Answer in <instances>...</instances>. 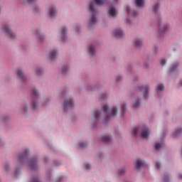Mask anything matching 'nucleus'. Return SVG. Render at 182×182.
Instances as JSON below:
<instances>
[{"label": "nucleus", "mask_w": 182, "mask_h": 182, "mask_svg": "<svg viewBox=\"0 0 182 182\" xmlns=\"http://www.w3.org/2000/svg\"><path fill=\"white\" fill-rule=\"evenodd\" d=\"M126 11L129 16H132V18H137L139 16V13L129 6H126Z\"/></svg>", "instance_id": "obj_15"}, {"label": "nucleus", "mask_w": 182, "mask_h": 182, "mask_svg": "<svg viewBox=\"0 0 182 182\" xmlns=\"http://www.w3.org/2000/svg\"><path fill=\"white\" fill-rule=\"evenodd\" d=\"M50 102V100L49 98H47L44 101L42 102V105L46 106V105H48Z\"/></svg>", "instance_id": "obj_43"}, {"label": "nucleus", "mask_w": 182, "mask_h": 182, "mask_svg": "<svg viewBox=\"0 0 182 182\" xmlns=\"http://www.w3.org/2000/svg\"><path fill=\"white\" fill-rule=\"evenodd\" d=\"M100 97H101L102 100L107 99V93H106V92L102 93Z\"/></svg>", "instance_id": "obj_46"}, {"label": "nucleus", "mask_w": 182, "mask_h": 182, "mask_svg": "<svg viewBox=\"0 0 182 182\" xmlns=\"http://www.w3.org/2000/svg\"><path fill=\"white\" fill-rule=\"evenodd\" d=\"M58 51L57 49H53L50 51L48 58L50 60H53L58 56Z\"/></svg>", "instance_id": "obj_21"}, {"label": "nucleus", "mask_w": 182, "mask_h": 182, "mask_svg": "<svg viewBox=\"0 0 182 182\" xmlns=\"http://www.w3.org/2000/svg\"><path fill=\"white\" fill-rule=\"evenodd\" d=\"M114 4H117L119 2V0H112Z\"/></svg>", "instance_id": "obj_58"}, {"label": "nucleus", "mask_w": 182, "mask_h": 182, "mask_svg": "<svg viewBox=\"0 0 182 182\" xmlns=\"http://www.w3.org/2000/svg\"><path fill=\"white\" fill-rule=\"evenodd\" d=\"M48 15L50 16V18H56L58 11L56 10V7L55 6H51L49 7Z\"/></svg>", "instance_id": "obj_17"}, {"label": "nucleus", "mask_w": 182, "mask_h": 182, "mask_svg": "<svg viewBox=\"0 0 182 182\" xmlns=\"http://www.w3.org/2000/svg\"><path fill=\"white\" fill-rule=\"evenodd\" d=\"M166 63H167V60H166V58H161L160 60V64L161 65V66H164Z\"/></svg>", "instance_id": "obj_44"}, {"label": "nucleus", "mask_w": 182, "mask_h": 182, "mask_svg": "<svg viewBox=\"0 0 182 182\" xmlns=\"http://www.w3.org/2000/svg\"><path fill=\"white\" fill-rule=\"evenodd\" d=\"M126 168H121L118 170V174H119V176H123L124 174H126Z\"/></svg>", "instance_id": "obj_35"}, {"label": "nucleus", "mask_w": 182, "mask_h": 182, "mask_svg": "<svg viewBox=\"0 0 182 182\" xmlns=\"http://www.w3.org/2000/svg\"><path fill=\"white\" fill-rule=\"evenodd\" d=\"M69 70H70L69 65H63L61 68V73H62V75H66V73H68V72H69Z\"/></svg>", "instance_id": "obj_30"}, {"label": "nucleus", "mask_w": 182, "mask_h": 182, "mask_svg": "<svg viewBox=\"0 0 182 182\" xmlns=\"http://www.w3.org/2000/svg\"><path fill=\"white\" fill-rule=\"evenodd\" d=\"M11 164L8 161L4 163V171L6 173H9L11 171Z\"/></svg>", "instance_id": "obj_31"}, {"label": "nucleus", "mask_w": 182, "mask_h": 182, "mask_svg": "<svg viewBox=\"0 0 182 182\" xmlns=\"http://www.w3.org/2000/svg\"><path fill=\"white\" fill-rule=\"evenodd\" d=\"M38 0H24V4H28V5H32V4H35Z\"/></svg>", "instance_id": "obj_39"}, {"label": "nucleus", "mask_w": 182, "mask_h": 182, "mask_svg": "<svg viewBox=\"0 0 182 182\" xmlns=\"http://www.w3.org/2000/svg\"><path fill=\"white\" fill-rule=\"evenodd\" d=\"M156 93H161L164 90V85L163 83H159L156 86Z\"/></svg>", "instance_id": "obj_29"}, {"label": "nucleus", "mask_w": 182, "mask_h": 182, "mask_svg": "<svg viewBox=\"0 0 182 182\" xmlns=\"http://www.w3.org/2000/svg\"><path fill=\"white\" fill-rule=\"evenodd\" d=\"M30 154L29 148H24L18 154L14 156V176L16 177L21 174L22 167H26L31 171H36L39 169L38 156H33L29 159Z\"/></svg>", "instance_id": "obj_1"}, {"label": "nucleus", "mask_w": 182, "mask_h": 182, "mask_svg": "<svg viewBox=\"0 0 182 182\" xmlns=\"http://www.w3.org/2000/svg\"><path fill=\"white\" fill-rule=\"evenodd\" d=\"M16 77L21 83H26V77L23 74V71L21 69L17 70Z\"/></svg>", "instance_id": "obj_13"}, {"label": "nucleus", "mask_w": 182, "mask_h": 182, "mask_svg": "<svg viewBox=\"0 0 182 182\" xmlns=\"http://www.w3.org/2000/svg\"><path fill=\"white\" fill-rule=\"evenodd\" d=\"M137 79H139V77H135V80H137Z\"/></svg>", "instance_id": "obj_60"}, {"label": "nucleus", "mask_w": 182, "mask_h": 182, "mask_svg": "<svg viewBox=\"0 0 182 182\" xmlns=\"http://www.w3.org/2000/svg\"><path fill=\"white\" fill-rule=\"evenodd\" d=\"M78 146L80 147V149H85V147L87 146V143L84 141H80L78 144Z\"/></svg>", "instance_id": "obj_34"}, {"label": "nucleus", "mask_w": 182, "mask_h": 182, "mask_svg": "<svg viewBox=\"0 0 182 182\" xmlns=\"http://www.w3.org/2000/svg\"><path fill=\"white\" fill-rule=\"evenodd\" d=\"M100 116H102V111L97 110L95 111L91 117V123L92 129H95L99 123V119H100Z\"/></svg>", "instance_id": "obj_8"}, {"label": "nucleus", "mask_w": 182, "mask_h": 182, "mask_svg": "<svg viewBox=\"0 0 182 182\" xmlns=\"http://www.w3.org/2000/svg\"><path fill=\"white\" fill-rule=\"evenodd\" d=\"M50 177H52V172L50 171H47V178L48 180H50Z\"/></svg>", "instance_id": "obj_48"}, {"label": "nucleus", "mask_w": 182, "mask_h": 182, "mask_svg": "<svg viewBox=\"0 0 182 182\" xmlns=\"http://www.w3.org/2000/svg\"><path fill=\"white\" fill-rule=\"evenodd\" d=\"M48 160H49V159H48V157H44V158H43V161H44V163H48Z\"/></svg>", "instance_id": "obj_55"}, {"label": "nucleus", "mask_w": 182, "mask_h": 182, "mask_svg": "<svg viewBox=\"0 0 182 182\" xmlns=\"http://www.w3.org/2000/svg\"><path fill=\"white\" fill-rule=\"evenodd\" d=\"M139 132H141V139H149V136H150V130L149 129V127H147V125L142 124L132 129V134L134 136H137Z\"/></svg>", "instance_id": "obj_3"}, {"label": "nucleus", "mask_w": 182, "mask_h": 182, "mask_svg": "<svg viewBox=\"0 0 182 182\" xmlns=\"http://www.w3.org/2000/svg\"><path fill=\"white\" fill-rule=\"evenodd\" d=\"M40 9H41V8H39L38 6H34V8H33V11H34V12H38Z\"/></svg>", "instance_id": "obj_49"}, {"label": "nucleus", "mask_w": 182, "mask_h": 182, "mask_svg": "<svg viewBox=\"0 0 182 182\" xmlns=\"http://www.w3.org/2000/svg\"><path fill=\"white\" fill-rule=\"evenodd\" d=\"M84 167L86 168V170H90L92 166H90V164L86 162L84 164Z\"/></svg>", "instance_id": "obj_45"}, {"label": "nucleus", "mask_w": 182, "mask_h": 182, "mask_svg": "<svg viewBox=\"0 0 182 182\" xmlns=\"http://www.w3.org/2000/svg\"><path fill=\"white\" fill-rule=\"evenodd\" d=\"M178 178H179V180H182V173H179L178 175Z\"/></svg>", "instance_id": "obj_56"}, {"label": "nucleus", "mask_w": 182, "mask_h": 182, "mask_svg": "<svg viewBox=\"0 0 182 182\" xmlns=\"http://www.w3.org/2000/svg\"><path fill=\"white\" fill-rule=\"evenodd\" d=\"M123 80V76L122 75H118L117 76H115V80H117V82H120V80Z\"/></svg>", "instance_id": "obj_42"}, {"label": "nucleus", "mask_w": 182, "mask_h": 182, "mask_svg": "<svg viewBox=\"0 0 182 182\" xmlns=\"http://www.w3.org/2000/svg\"><path fill=\"white\" fill-rule=\"evenodd\" d=\"M35 72L37 75H42L43 73V69L41 67L36 68Z\"/></svg>", "instance_id": "obj_33"}, {"label": "nucleus", "mask_w": 182, "mask_h": 182, "mask_svg": "<svg viewBox=\"0 0 182 182\" xmlns=\"http://www.w3.org/2000/svg\"><path fill=\"white\" fill-rule=\"evenodd\" d=\"M101 140L103 141V143H110V141H112V136L104 135L102 136Z\"/></svg>", "instance_id": "obj_25"}, {"label": "nucleus", "mask_w": 182, "mask_h": 182, "mask_svg": "<svg viewBox=\"0 0 182 182\" xmlns=\"http://www.w3.org/2000/svg\"><path fill=\"white\" fill-rule=\"evenodd\" d=\"M113 35L115 38H117V39H122V38L124 36V33L122 28H116L114 31Z\"/></svg>", "instance_id": "obj_19"}, {"label": "nucleus", "mask_w": 182, "mask_h": 182, "mask_svg": "<svg viewBox=\"0 0 182 182\" xmlns=\"http://www.w3.org/2000/svg\"><path fill=\"white\" fill-rule=\"evenodd\" d=\"M146 164L147 163L146 162V161L141 159H136L134 163L136 170H140L141 167H144V166H146Z\"/></svg>", "instance_id": "obj_14"}, {"label": "nucleus", "mask_w": 182, "mask_h": 182, "mask_svg": "<svg viewBox=\"0 0 182 182\" xmlns=\"http://www.w3.org/2000/svg\"><path fill=\"white\" fill-rule=\"evenodd\" d=\"M39 90L36 89V87H33L31 89V107L33 110H36L39 106V102L38 100H39Z\"/></svg>", "instance_id": "obj_5"}, {"label": "nucleus", "mask_w": 182, "mask_h": 182, "mask_svg": "<svg viewBox=\"0 0 182 182\" xmlns=\"http://www.w3.org/2000/svg\"><path fill=\"white\" fill-rule=\"evenodd\" d=\"M107 12L110 18H114L117 16V10H116V7H114V4L109 5V6L107 9Z\"/></svg>", "instance_id": "obj_11"}, {"label": "nucleus", "mask_w": 182, "mask_h": 182, "mask_svg": "<svg viewBox=\"0 0 182 182\" xmlns=\"http://www.w3.org/2000/svg\"><path fill=\"white\" fill-rule=\"evenodd\" d=\"M155 167H156V168H157L159 170V168H160V167H161V164H160V162H159V161L155 162Z\"/></svg>", "instance_id": "obj_47"}, {"label": "nucleus", "mask_w": 182, "mask_h": 182, "mask_svg": "<svg viewBox=\"0 0 182 182\" xmlns=\"http://www.w3.org/2000/svg\"><path fill=\"white\" fill-rule=\"evenodd\" d=\"M136 8L141 9L144 6V0H134Z\"/></svg>", "instance_id": "obj_22"}, {"label": "nucleus", "mask_w": 182, "mask_h": 182, "mask_svg": "<svg viewBox=\"0 0 182 182\" xmlns=\"http://www.w3.org/2000/svg\"><path fill=\"white\" fill-rule=\"evenodd\" d=\"M74 107H75V101L73 100V98L68 97L64 100L63 110L64 112H65V113L72 110V109H73Z\"/></svg>", "instance_id": "obj_7"}, {"label": "nucleus", "mask_w": 182, "mask_h": 182, "mask_svg": "<svg viewBox=\"0 0 182 182\" xmlns=\"http://www.w3.org/2000/svg\"><path fill=\"white\" fill-rule=\"evenodd\" d=\"M138 89L141 92L144 99L147 100V99H149V92H150V85H140L138 87Z\"/></svg>", "instance_id": "obj_9"}, {"label": "nucleus", "mask_w": 182, "mask_h": 182, "mask_svg": "<svg viewBox=\"0 0 182 182\" xmlns=\"http://www.w3.org/2000/svg\"><path fill=\"white\" fill-rule=\"evenodd\" d=\"M60 38L63 42H65L68 39V28L63 26L59 31Z\"/></svg>", "instance_id": "obj_10"}, {"label": "nucleus", "mask_w": 182, "mask_h": 182, "mask_svg": "<svg viewBox=\"0 0 182 182\" xmlns=\"http://www.w3.org/2000/svg\"><path fill=\"white\" fill-rule=\"evenodd\" d=\"M9 119V116L8 115H4L0 118V120L1 122H4V123H6V122H8Z\"/></svg>", "instance_id": "obj_36"}, {"label": "nucleus", "mask_w": 182, "mask_h": 182, "mask_svg": "<svg viewBox=\"0 0 182 182\" xmlns=\"http://www.w3.org/2000/svg\"><path fill=\"white\" fill-rule=\"evenodd\" d=\"M159 8H160V3H156L154 6V12L155 14H157V12H159Z\"/></svg>", "instance_id": "obj_37"}, {"label": "nucleus", "mask_w": 182, "mask_h": 182, "mask_svg": "<svg viewBox=\"0 0 182 182\" xmlns=\"http://www.w3.org/2000/svg\"><path fill=\"white\" fill-rule=\"evenodd\" d=\"M163 147V144L162 143H157L155 144V149L156 150H160Z\"/></svg>", "instance_id": "obj_40"}, {"label": "nucleus", "mask_w": 182, "mask_h": 182, "mask_svg": "<svg viewBox=\"0 0 182 182\" xmlns=\"http://www.w3.org/2000/svg\"><path fill=\"white\" fill-rule=\"evenodd\" d=\"M144 69H147V68H149V63H145L144 64Z\"/></svg>", "instance_id": "obj_53"}, {"label": "nucleus", "mask_w": 182, "mask_h": 182, "mask_svg": "<svg viewBox=\"0 0 182 182\" xmlns=\"http://www.w3.org/2000/svg\"><path fill=\"white\" fill-rule=\"evenodd\" d=\"M121 116L122 117H124V113H126V110L127 109V105H126V102H124L121 105Z\"/></svg>", "instance_id": "obj_28"}, {"label": "nucleus", "mask_w": 182, "mask_h": 182, "mask_svg": "<svg viewBox=\"0 0 182 182\" xmlns=\"http://www.w3.org/2000/svg\"><path fill=\"white\" fill-rule=\"evenodd\" d=\"M134 46L136 48H141V46H143V39L141 38L135 39Z\"/></svg>", "instance_id": "obj_26"}, {"label": "nucleus", "mask_w": 182, "mask_h": 182, "mask_svg": "<svg viewBox=\"0 0 182 182\" xmlns=\"http://www.w3.org/2000/svg\"><path fill=\"white\" fill-rule=\"evenodd\" d=\"M158 27H159V35H163L167 32L168 29V24H162L161 21L158 22Z\"/></svg>", "instance_id": "obj_12"}, {"label": "nucleus", "mask_w": 182, "mask_h": 182, "mask_svg": "<svg viewBox=\"0 0 182 182\" xmlns=\"http://www.w3.org/2000/svg\"><path fill=\"white\" fill-rule=\"evenodd\" d=\"M127 22L130 25V23H132V21H130V19L127 18Z\"/></svg>", "instance_id": "obj_57"}, {"label": "nucleus", "mask_w": 182, "mask_h": 182, "mask_svg": "<svg viewBox=\"0 0 182 182\" xmlns=\"http://www.w3.org/2000/svg\"><path fill=\"white\" fill-rule=\"evenodd\" d=\"M158 50H159V48H157V46H155L154 48V53L157 54Z\"/></svg>", "instance_id": "obj_51"}, {"label": "nucleus", "mask_w": 182, "mask_h": 182, "mask_svg": "<svg viewBox=\"0 0 182 182\" xmlns=\"http://www.w3.org/2000/svg\"><path fill=\"white\" fill-rule=\"evenodd\" d=\"M98 159H103V154L100 152L97 155Z\"/></svg>", "instance_id": "obj_50"}, {"label": "nucleus", "mask_w": 182, "mask_h": 182, "mask_svg": "<svg viewBox=\"0 0 182 182\" xmlns=\"http://www.w3.org/2000/svg\"><path fill=\"white\" fill-rule=\"evenodd\" d=\"M140 98H136L132 103L133 109H139L140 107Z\"/></svg>", "instance_id": "obj_27"}, {"label": "nucleus", "mask_w": 182, "mask_h": 182, "mask_svg": "<svg viewBox=\"0 0 182 182\" xmlns=\"http://www.w3.org/2000/svg\"><path fill=\"white\" fill-rule=\"evenodd\" d=\"M96 89H99V87L95 85L89 84L86 86L87 92H94V90H96Z\"/></svg>", "instance_id": "obj_23"}, {"label": "nucleus", "mask_w": 182, "mask_h": 182, "mask_svg": "<svg viewBox=\"0 0 182 182\" xmlns=\"http://www.w3.org/2000/svg\"><path fill=\"white\" fill-rule=\"evenodd\" d=\"M66 180L65 176H60L56 179V182H63Z\"/></svg>", "instance_id": "obj_41"}, {"label": "nucleus", "mask_w": 182, "mask_h": 182, "mask_svg": "<svg viewBox=\"0 0 182 182\" xmlns=\"http://www.w3.org/2000/svg\"><path fill=\"white\" fill-rule=\"evenodd\" d=\"M54 164L55 166H60V163L59 162V161H54Z\"/></svg>", "instance_id": "obj_52"}, {"label": "nucleus", "mask_w": 182, "mask_h": 182, "mask_svg": "<svg viewBox=\"0 0 182 182\" xmlns=\"http://www.w3.org/2000/svg\"><path fill=\"white\" fill-rule=\"evenodd\" d=\"M1 6H0V12H1Z\"/></svg>", "instance_id": "obj_61"}, {"label": "nucleus", "mask_w": 182, "mask_h": 182, "mask_svg": "<svg viewBox=\"0 0 182 182\" xmlns=\"http://www.w3.org/2000/svg\"><path fill=\"white\" fill-rule=\"evenodd\" d=\"M181 134H182V128L179 127L175 130V132L172 134V136L173 139H177L178 136H181Z\"/></svg>", "instance_id": "obj_24"}, {"label": "nucleus", "mask_w": 182, "mask_h": 182, "mask_svg": "<svg viewBox=\"0 0 182 182\" xmlns=\"http://www.w3.org/2000/svg\"><path fill=\"white\" fill-rule=\"evenodd\" d=\"M33 33L37 37L40 42H43L45 36L41 33V29L36 28L33 31Z\"/></svg>", "instance_id": "obj_16"}, {"label": "nucleus", "mask_w": 182, "mask_h": 182, "mask_svg": "<svg viewBox=\"0 0 182 182\" xmlns=\"http://www.w3.org/2000/svg\"><path fill=\"white\" fill-rule=\"evenodd\" d=\"M1 32H3L9 39L14 40L16 38V34L11 29L10 24H4L1 26Z\"/></svg>", "instance_id": "obj_6"}, {"label": "nucleus", "mask_w": 182, "mask_h": 182, "mask_svg": "<svg viewBox=\"0 0 182 182\" xmlns=\"http://www.w3.org/2000/svg\"><path fill=\"white\" fill-rule=\"evenodd\" d=\"M87 53L90 56H95L96 55V46L94 44L90 45L87 48Z\"/></svg>", "instance_id": "obj_20"}, {"label": "nucleus", "mask_w": 182, "mask_h": 182, "mask_svg": "<svg viewBox=\"0 0 182 182\" xmlns=\"http://www.w3.org/2000/svg\"><path fill=\"white\" fill-rule=\"evenodd\" d=\"M29 110V106L28 105V103L25 102L22 107V112L23 113H26Z\"/></svg>", "instance_id": "obj_32"}, {"label": "nucleus", "mask_w": 182, "mask_h": 182, "mask_svg": "<svg viewBox=\"0 0 182 182\" xmlns=\"http://www.w3.org/2000/svg\"><path fill=\"white\" fill-rule=\"evenodd\" d=\"M97 6H103L105 5V0H92L89 6V11L90 17L88 22V28H93L97 23Z\"/></svg>", "instance_id": "obj_2"}, {"label": "nucleus", "mask_w": 182, "mask_h": 182, "mask_svg": "<svg viewBox=\"0 0 182 182\" xmlns=\"http://www.w3.org/2000/svg\"><path fill=\"white\" fill-rule=\"evenodd\" d=\"M102 110L106 114L103 121L104 124H106L110 120V117H116L117 115V107L116 106L112 107L110 112L109 105H105L102 106Z\"/></svg>", "instance_id": "obj_4"}, {"label": "nucleus", "mask_w": 182, "mask_h": 182, "mask_svg": "<svg viewBox=\"0 0 182 182\" xmlns=\"http://www.w3.org/2000/svg\"><path fill=\"white\" fill-rule=\"evenodd\" d=\"M164 182H170V176L168 173L164 175Z\"/></svg>", "instance_id": "obj_38"}, {"label": "nucleus", "mask_w": 182, "mask_h": 182, "mask_svg": "<svg viewBox=\"0 0 182 182\" xmlns=\"http://www.w3.org/2000/svg\"><path fill=\"white\" fill-rule=\"evenodd\" d=\"M180 86H182V80L179 82Z\"/></svg>", "instance_id": "obj_59"}, {"label": "nucleus", "mask_w": 182, "mask_h": 182, "mask_svg": "<svg viewBox=\"0 0 182 182\" xmlns=\"http://www.w3.org/2000/svg\"><path fill=\"white\" fill-rule=\"evenodd\" d=\"M178 66H180V63L178 61H175L172 63V64L168 68V73H174V72H176L177 69H178Z\"/></svg>", "instance_id": "obj_18"}, {"label": "nucleus", "mask_w": 182, "mask_h": 182, "mask_svg": "<svg viewBox=\"0 0 182 182\" xmlns=\"http://www.w3.org/2000/svg\"><path fill=\"white\" fill-rule=\"evenodd\" d=\"M75 31H76L77 33H79V31H80V27L77 26V27L75 28Z\"/></svg>", "instance_id": "obj_54"}]
</instances>
